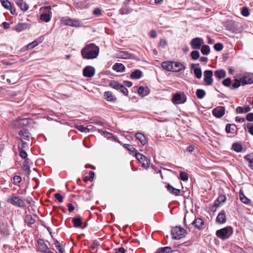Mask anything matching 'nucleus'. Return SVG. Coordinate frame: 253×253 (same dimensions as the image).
Listing matches in <instances>:
<instances>
[{
	"mask_svg": "<svg viewBox=\"0 0 253 253\" xmlns=\"http://www.w3.org/2000/svg\"><path fill=\"white\" fill-rule=\"evenodd\" d=\"M132 54L126 51H119L116 54V57L119 58L127 59L131 58Z\"/></svg>",
	"mask_w": 253,
	"mask_h": 253,
	"instance_id": "dca6fc26",
	"label": "nucleus"
},
{
	"mask_svg": "<svg viewBox=\"0 0 253 253\" xmlns=\"http://www.w3.org/2000/svg\"><path fill=\"white\" fill-rule=\"evenodd\" d=\"M213 47H214V49L216 51H221L223 49V45L222 43L218 42V43H215Z\"/></svg>",
	"mask_w": 253,
	"mask_h": 253,
	"instance_id": "864d4df0",
	"label": "nucleus"
},
{
	"mask_svg": "<svg viewBox=\"0 0 253 253\" xmlns=\"http://www.w3.org/2000/svg\"><path fill=\"white\" fill-rule=\"evenodd\" d=\"M22 169H23V171L25 173V175L29 176V175H30V172H31V170H30L29 166L27 165H23Z\"/></svg>",
	"mask_w": 253,
	"mask_h": 253,
	"instance_id": "8fccbe9b",
	"label": "nucleus"
},
{
	"mask_svg": "<svg viewBox=\"0 0 253 253\" xmlns=\"http://www.w3.org/2000/svg\"><path fill=\"white\" fill-rule=\"evenodd\" d=\"M25 222L29 225L33 224L35 222V219L33 217L32 215L30 214H27L25 216Z\"/></svg>",
	"mask_w": 253,
	"mask_h": 253,
	"instance_id": "f704fd0d",
	"label": "nucleus"
},
{
	"mask_svg": "<svg viewBox=\"0 0 253 253\" xmlns=\"http://www.w3.org/2000/svg\"><path fill=\"white\" fill-rule=\"evenodd\" d=\"M138 93L142 96H146L149 93V90L148 87L144 88L142 86L139 87L138 89Z\"/></svg>",
	"mask_w": 253,
	"mask_h": 253,
	"instance_id": "cd10ccee",
	"label": "nucleus"
},
{
	"mask_svg": "<svg viewBox=\"0 0 253 253\" xmlns=\"http://www.w3.org/2000/svg\"><path fill=\"white\" fill-rule=\"evenodd\" d=\"M232 234V229L230 226H227L216 232V235L219 238L225 240L228 239Z\"/></svg>",
	"mask_w": 253,
	"mask_h": 253,
	"instance_id": "7ed1b4c3",
	"label": "nucleus"
},
{
	"mask_svg": "<svg viewBox=\"0 0 253 253\" xmlns=\"http://www.w3.org/2000/svg\"><path fill=\"white\" fill-rule=\"evenodd\" d=\"M142 75V72L141 70L137 69L131 73L130 78L132 79H139Z\"/></svg>",
	"mask_w": 253,
	"mask_h": 253,
	"instance_id": "bb28decb",
	"label": "nucleus"
},
{
	"mask_svg": "<svg viewBox=\"0 0 253 253\" xmlns=\"http://www.w3.org/2000/svg\"><path fill=\"white\" fill-rule=\"evenodd\" d=\"M62 22L67 26L80 27L82 26L81 21L78 19H73L69 18H62Z\"/></svg>",
	"mask_w": 253,
	"mask_h": 253,
	"instance_id": "39448f33",
	"label": "nucleus"
},
{
	"mask_svg": "<svg viewBox=\"0 0 253 253\" xmlns=\"http://www.w3.org/2000/svg\"><path fill=\"white\" fill-rule=\"evenodd\" d=\"M226 198L224 195L220 196L214 203V206L217 207L220 206L221 204L225 202Z\"/></svg>",
	"mask_w": 253,
	"mask_h": 253,
	"instance_id": "c85d7f7f",
	"label": "nucleus"
},
{
	"mask_svg": "<svg viewBox=\"0 0 253 253\" xmlns=\"http://www.w3.org/2000/svg\"><path fill=\"white\" fill-rule=\"evenodd\" d=\"M192 224L194 225L195 228L201 230L203 228V226L204 225V221L202 218H197L192 222Z\"/></svg>",
	"mask_w": 253,
	"mask_h": 253,
	"instance_id": "aec40b11",
	"label": "nucleus"
},
{
	"mask_svg": "<svg viewBox=\"0 0 253 253\" xmlns=\"http://www.w3.org/2000/svg\"><path fill=\"white\" fill-rule=\"evenodd\" d=\"M109 85L113 88L120 91L125 96H127L128 94L127 89L118 82L112 81L110 82Z\"/></svg>",
	"mask_w": 253,
	"mask_h": 253,
	"instance_id": "20e7f679",
	"label": "nucleus"
},
{
	"mask_svg": "<svg viewBox=\"0 0 253 253\" xmlns=\"http://www.w3.org/2000/svg\"><path fill=\"white\" fill-rule=\"evenodd\" d=\"M22 181V178L19 175H15L13 177V183L17 185L20 183Z\"/></svg>",
	"mask_w": 253,
	"mask_h": 253,
	"instance_id": "6e6d98bb",
	"label": "nucleus"
},
{
	"mask_svg": "<svg viewBox=\"0 0 253 253\" xmlns=\"http://www.w3.org/2000/svg\"><path fill=\"white\" fill-rule=\"evenodd\" d=\"M246 119L249 122H253V113H250L246 116Z\"/></svg>",
	"mask_w": 253,
	"mask_h": 253,
	"instance_id": "e2e57ef3",
	"label": "nucleus"
},
{
	"mask_svg": "<svg viewBox=\"0 0 253 253\" xmlns=\"http://www.w3.org/2000/svg\"><path fill=\"white\" fill-rule=\"evenodd\" d=\"M99 48L94 43L86 45L81 50V54L84 59H93L97 58Z\"/></svg>",
	"mask_w": 253,
	"mask_h": 253,
	"instance_id": "f257e3e1",
	"label": "nucleus"
},
{
	"mask_svg": "<svg viewBox=\"0 0 253 253\" xmlns=\"http://www.w3.org/2000/svg\"><path fill=\"white\" fill-rule=\"evenodd\" d=\"M171 234L173 239L179 240L185 236L186 231L181 227L176 226L171 229Z\"/></svg>",
	"mask_w": 253,
	"mask_h": 253,
	"instance_id": "f03ea898",
	"label": "nucleus"
},
{
	"mask_svg": "<svg viewBox=\"0 0 253 253\" xmlns=\"http://www.w3.org/2000/svg\"><path fill=\"white\" fill-rule=\"evenodd\" d=\"M216 221L219 224H223L226 222V215L224 211H221L217 215Z\"/></svg>",
	"mask_w": 253,
	"mask_h": 253,
	"instance_id": "6ab92c4d",
	"label": "nucleus"
},
{
	"mask_svg": "<svg viewBox=\"0 0 253 253\" xmlns=\"http://www.w3.org/2000/svg\"><path fill=\"white\" fill-rule=\"evenodd\" d=\"M179 176H180V178L182 181H187L188 179V174H187V173H186L185 172H184V171L180 172Z\"/></svg>",
	"mask_w": 253,
	"mask_h": 253,
	"instance_id": "3c124183",
	"label": "nucleus"
},
{
	"mask_svg": "<svg viewBox=\"0 0 253 253\" xmlns=\"http://www.w3.org/2000/svg\"><path fill=\"white\" fill-rule=\"evenodd\" d=\"M231 80L230 78H226L222 82V84L226 87H230L231 86Z\"/></svg>",
	"mask_w": 253,
	"mask_h": 253,
	"instance_id": "5fc2aeb1",
	"label": "nucleus"
},
{
	"mask_svg": "<svg viewBox=\"0 0 253 253\" xmlns=\"http://www.w3.org/2000/svg\"><path fill=\"white\" fill-rule=\"evenodd\" d=\"M204 81L207 85H211L213 83V73L211 70H206L204 72Z\"/></svg>",
	"mask_w": 253,
	"mask_h": 253,
	"instance_id": "9b49d317",
	"label": "nucleus"
},
{
	"mask_svg": "<svg viewBox=\"0 0 253 253\" xmlns=\"http://www.w3.org/2000/svg\"><path fill=\"white\" fill-rule=\"evenodd\" d=\"M15 2L22 11H26L28 9V5L23 0H15Z\"/></svg>",
	"mask_w": 253,
	"mask_h": 253,
	"instance_id": "4be33fe9",
	"label": "nucleus"
},
{
	"mask_svg": "<svg viewBox=\"0 0 253 253\" xmlns=\"http://www.w3.org/2000/svg\"><path fill=\"white\" fill-rule=\"evenodd\" d=\"M40 19L42 21L48 22L51 19V16L49 13L43 12L40 15Z\"/></svg>",
	"mask_w": 253,
	"mask_h": 253,
	"instance_id": "473e14b6",
	"label": "nucleus"
},
{
	"mask_svg": "<svg viewBox=\"0 0 253 253\" xmlns=\"http://www.w3.org/2000/svg\"><path fill=\"white\" fill-rule=\"evenodd\" d=\"M244 159L249 162V167L253 169V158H251V155H246L244 156Z\"/></svg>",
	"mask_w": 253,
	"mask_h": 253,
	"instance_id": "79ce46f5",
	"label": "nucleus"
},
{
	"mask_svg": "<svg viewBox=\"0 0 253 253\" xmlns=\"http://www.w3.org/2000/svg\"><path fill=\"white\" fill-rule=\"evenodd\" d=\"M135 136L137 139H138L142 145H145L147 140L145 136L141 132H136L135 134Z\"/></svg>",
	"mask_w": 253,
	"mask_h": 253,
	"instance_id": "412c9836",
	"label": "nucleus"
},
{
	"mask_svg": "<svg viewBox=\"0 0 253 253\" xmlns=\"http://www.w3.org/2000/svg\"><path fill=\"white\" fill-rule=\"evenodd\" d=\"M115 251V253H125L126 250L123 247H121L119 249H116Z\"/></svg>",
	"mask_w": 253,
	"mask_h": 253,
	"instance_id": "338daca9",
	"label": "nucleus"
},
{
	"mask_svg": "<svg viewBox=\"0 0 253 253\" xmlns=\"http://www.w3.org/2000/svg\"><path fill=\"white\" fill-rule=\"evenodd\" d=\"M32 120L28 118H18L14 122V126L18 127L25 126L30 124Z\"/></svg>",
	"mask_w": 253,
	"mask_h": 253,
	"instance_id": "9d476101",
	"label": "nucleus"
},
{
	"mask_svg": "<svg viewBox=\"0 0 253 253\" xmlns=\"http://www.w3.org/2000/svg\"><path fill=\"white\" fill-rule=\"evenodd\" d=\"M190 55L193 60H197L200 57L199 52L195 49L191 52Z\"/></svg>",
	"mask_w": 253,
	"mask_h": 253,
	"instance_id": "c03bdc74",
	"label": "nucleus"
},
{
	"mask_svg": "<svg viewBox=\"0 0 253 253\" xmlns=\"http://www.w3.org/2000/svg\"><path fill=\"white\" fill-rule=\"evenodd\" d=\"M242 85L253 84V74H247L240 78Z\"/></svg>",
	"mask_w": 253,
	"mask_h": 253,
	"instance_id": "f8f14e48",
	"label": "nucleus"
},
{
	"mask_svg": "<svg viewBox=\"0 0 253 253\" xmlns=\"http://www.w3.org/2000/svg\"><path fill=\"white\" fill-rule=\"evenodd\" d=\"M172 61H164L162 63V67L168 71L173 72Z\"/></svg>",
	"mask_w": 253,
	"mask_h": 253,
	"instance_id": "5701e85b",
	"label": "nucleus"
},
{
	"mask_svg": "<svg viewBox=\"0 0 253 253\" xmlns=\"http://www.w3.org/2000/svg\"><path fill=\"white\" fill-rule=\"evenodd\" d=\"M1 5L6 9H9L11 4L8 0H0Z\"/></svg>",
	"mask_w": 253,
	"mask_h": 253,
	"instance_id": "de8ad7c7",
	"label": "nucleus"
},
{
	"mask_svg": "<svg viewBox=\"0 0 253 253\" xmlns=\"http://www.w3.org/2000/svg\"><path fill=\"white\" fill-rule=\"evenodd\" d=\"M19 149L20 157L23 159H26L27 157V154L26 152L23 150L22 148H19Z\"/></svg>",
	"mask_w": 253,
	"mask_h": 253,
	"instance_id": "13d9d810",
	"label": "nucleus"
},
{
	"mask_svg": "<svg viewBox=\"0 0 253 253\" xmlns=\"http://www.w3.org/2000/svg\"><path fill=\"white\" fill-rule=\"evenodd\" d=\"M0 232L1 235L4 236H7L9 235V231L7 226L3 225L0 228Z\"/></svg>",
	"mask_w": 253,
	"mask_h": 253,
	"instance_id": "58836bf2",
	"label": "nucleus"
},
{
	"mask_svg": "<svg viewBox=\"0 0 253 253\" xmlns=\"http://www.w3.org/2000/svg\"><path fill=\"white\" fill-rule=\"evenodd\" d=\"M232 148L237 152H240L243 149L242 145L239 143H234L232 145Z\"/></svg>",
	"mask_w": 253,
	"mask_h": 253,
	"instance_id": "4c0bfd02",
	"label": "nucleus"
},
{
	"mask_svg": "<svg viewBox=\"0 0 253 253\" xmlns=\"http://www.w3.org/2000/svg\"><path fill=\"white\" fill-rule=\"evenodd\" d=\"M225 108L223 106H218L212 111L213 115L217 118H220L225 114Z\"/></svg>",
	"mask_w": 253,
	"mask_h": 253,
	"instance_id": "ddd939ff",
	"label": "nucleus"
},
{
	"mask_svg": "<svg viewBox=\"0 0 253 253\" xmlns=\"http://www.w3.org/2000/svg\"><path fill=\"white\" fill-rule=\"evenodd\" d=\"M182 98V96L179 93H177L173 95L172 99V102L175 103H178L181 101Z\"/></svg>",
	"mask_w": 253,
	"mask_h": 253,
	"instance_id": "a18cd8bd",
	"label": "nucleus"
},
{
	"mask_svg": "<svg viewBox=\"0 0 253 253\" xmlns=\"http://www.w3.org/2000/svg\"><path fill=\"white\" fill-rule=\"evenodd\" d=\"M98 131H100L101 133L103 134L104 136L108 138H111L113 136V134L110 132L104 131H100V130H98Z\"/></svg>",
	"mask_w": 253,
	"mask_h": 253,
	"instance_id": "052dcab7",
	"label": "nucleus"
},
{
	"mask_svg": "<svg viewBox=\"0 0 253 253\" xmlns=\"http://www.w3.org/2000/svg\"><path fill=\"white\" fill-rule=\"evenodd\" d=\"M39 44L38 42L37 41H34L31 43H30L27 45V49H32L37 45H38Z\"/></svg>",
	"mask_w": 253,
	"mask_h": 253,
	"instance_id": "4d7b16f0",
	"label": "nucleus"
},
{
	"mask_svg": "<svg viewBox=\"0 0 253 253\" xmlns=\"http://www.w3.org/2000/svg\"><path fill=\"white\" fill-rule=\"evenodd\" d=\"M167 44V41L166 39H162L160 40L159 42V46H161L162 48H165Z\"/></svg>",
	"mask_w": 253,
	"mask_h": 253,
	"instance_id": "bf43d9fd",
	"label": "nucleus"
},
{
	"mask_svg": "<svg viewBox=\"0 0 253 253\" xmlns=\"http://www.w3.org/2000/svg\"><path fill=\"white\" fill-rule=\"evenodd\" d=\"M38 244L39 247L40 251L43 253H45L49 250L47 245L44 243L43 239H39L38 240Z\"/></svg>",
	"mask_w": 253,
	"mask_h": 253,
	"instance_id": "2eb2a0df",
	"label": "nucleus"
},
{
	"mask_svg": "<svg viewBox=\"0 0 253 253\" xmlns=\"http://www.w3.org/2000/svg\"><path fill=\"white\" fill-rule=\"evenodd\" d=\"M199 64H194L192 63L191 64L190 68L191 71H193L194 74V75L196 78L198 79L201 78L202 76V70L200 68H196V66H199Z\"/></svg>",
	"mask_w": 253,
	"mask_h": 253,
	"instance_id": "4468645a",
	"label": "nucleus"
},
{
	"mask_svg": "<svg viewBox=\"0 0 253 253\" xmlns=\"http://www.w3.org/2000/svg\"><path fill=\"white\" fill-rule=\"evenodd\" d=\"M29 132L28 130L24 129L20 130L19 132V135L22 136L24 139L28 140L29 138Z\"/></svg>",
	"mask_w": 253,
	"mask_h": 253,
	"instance_id": "ea45409f",
	"label": "nucleus"
},
{
	"mask_svg": "<svg viewBox=\"0 0 253 253\" xmlns=\"http://www.w3.org/2000/svg\"><path fill=\"white\" fill-rule=\"evenodd\" d=\"M101 10L99 9V8H96L93 10V13L95 15L99 16L101 14Z\"/></svg>",
	"mask_w": 253,
	"mask_h": 253,
	"instance_id": "774afa93",
	"label": "nucleus"
},
{
	"mask_svg": "<svg viewBox=\"0 0 253 253\" xmlns=\"http://www.w3.org/2000/svg\"><path fill=\"white\" fill-rule=\"evenodd\" d=\"M99 245V243L96 240H94L93 242V245L90 247L91 251H94L96 247Z\"/></svg>",
	"mask_w": 253,
	"mask_h": 253,
	"instance_id": "69168bd1",
	"label": "nucleus"
},
{
	"mask_svg": "<svg viewBox=\"0 0 253 253\" xmlns=\"http://www.w3.org/2000/svg\"><path fill=\"white\" fill-rule=\"evenodd\" d=\"M173 64V72H178L182 70H184L185 68L183 64L179 62L172 61Z\"/></svg>",
	"mask_w": 253,
	"mask_h": 253,
	"instance_id": "f3484780",
	"label": "nucleus"
},
{
	"mask_svg": "<svg viewBox=\"0 0 253 253\" xmlns=\"http://www.w3.org/2000/svg\"><path fill=\"white\" fill-rule=\"evenodd\" d=\"M197 97L199 99H202L206 95V92L202 89H198L196 91Z\"/></svg>",
	"mask_w": 253,
	"mask_h": 253,
	"instance_id": "a19ab883",
	"label": "nucleus"
},
{
	"mask_svg": "<svg viewBox=\"0 0 253 253\" xmlns=\"http://www.w3.org/2000/svg\"><path fill=\"white\" fill-rule=\"evenodd\" d=\"M241 14L245 17H247L250 15L249 10L247 7H243L242 8Z\"/></svg>",
	"mask_w": 253,
	"mask_h": 253,
	"instance_id": "603ef678",
	"label": "nucleus"
},
{
	"mask_svg": "<svg viewBox=\"0 0 253 253\" xmlns=\"http://www.w3.org/2000/svg\"><path fill=\"white\" fill-rule=\"evenodd\" d=\"M172 251V249L169 247H165L159 248L155 253H169Z\"/></svg>",
	"mask_w": 253,
	"mask_h": 253,
	"instance_id": "c9c22d12",
	"label": "nucleus"
},
{
	"mask_svg": "<svg viewBox=\"0 0 253 253\" xmlns=\"http://www.w3.org/2000/svg\"><path fill=\"white\" fill-rule=\"evenodd\" d=\"M202 53L204 55H207L210 53V47L208 45H204L201 47Z\"/></svg>",
	"mask_w": 253,
	"mask_h": 253,
	"instance_id": "e433bc0d",
	"label": "nucleus"
},
{
	"mask_svg": "<svg viewBox=\"0 0 253 253\" xmlns=\"http://www.w3.org/2000/svg\"><path fill=\"white\" fill-rule=\"evenodd\" d=\"M214 76L217 78L220 79L226 76V72L223 70H216L214 72Z\"/></svg>",
	"mask_w": 253,
	"mask_h": 253,
	"instance_id": "c756f323",
	"label": "nucleus"
},
{
	"mask_svg": "<svg viewBox=\"0 0 253 253\" xmlns=\"http://www.w3.org/2000/svg\"><path fill=\"white\" fill-rule=\"evenodd\" d=\"M72 222L75 227H80L82 225V218L80 215H78L72 219Z\"/></svg>",
	"mask_w": 253,
	"mask_h": 253,
	"instance_id": "393cba45",
	"label": "nucleus"
},
{
	"mask_svg": "<svg viewBox=\"0 0 253 253\" xmlns=\"http://www.w3.org/2000/svg\"><path fill=\"white\" fill-rule=\"evenodd\" d=\"M95 73V68L91 66H86L83 70V75L86 78H91L93 77Z\"/></svg>",
	"mask_w": 253,
	"mask_h": 253,
	"instance_id": "1a4fd4ad",
	"label": "nucleus"
},
{
	"mask_svg": "<svg viewBox=\"0 0 253 253\" xmlns=\"http://www.w3.org/2000/svg\"><path fill=\"white\" fill-rule=\"evenodd\" d=\"M7 202L14 206L20 208H23L25 206L24 202L19 197H13L9 199Z\"/></svg>",
	"mask_w": 253,
	"mask_h": 253,
	"instance_id": "6e6552de",
	"label": "nucleus"
},
{
	"mask_svg": "<svg viewBox=\"0 0 253 253\" xmlns=\"http://www.w3.org/2000/svg\"><path fill=\"white\" fill-rule=\"evenodd\" d=\"M239 197L241 201L245 204H249L251 202L249 199L245 196L243 192L240 191Z\"/></svg>",
	"mask_w": 253,
	"mask_h": 253,
	"instance_id": "72a5a7b5",
	"label": "nucleus"
},
{
	"mask_svg": "<svg viewBox=\"0 0 253 253\" xmlns=\"http://www.w3.org/2000/svg\"><path fill=\"white\" fill-rule=\"evenodd\" d=\"M75 127L81 132H88V128L86 126H84L82 125H77L75 126Z\"/></svg>",
	"mask_w": 253,
	"mask_h": 253,
	"instance_id": "09e8293b",
	"label": "nucleus"
},
{
	"mask_svg": "<svg viewBox=\"0 0 253 253\" xmlns=\"http://www.w3.org/2000/svg\"><path fill=\"white\" fill-rule=\"evenodd\" d=\"M124 147L126 148L129 151L132 152V153H135V154L137 152V150L135 149V148L131 145L128 144H125L124 145Z\"/></svg>",
	"mask_w": 253,
	"mask_h": 253,
	"instance_id": "49530a36",
	"label": "nucleus"
},
{
	"mask_svg": "<svg viewBox=\"0 0 253 253\" xmlns=\"http://www.w3.org/2000/svg\"><path fill=\"white\" fill-rule=\"evenodd\" d=\"M241 85H242L241 79H235L234 83L232 84L230 88L231 89H235L238 88Z\"/></svg>",
	"mask_w": 253,
	"mask_h": 253,
	"instance_id": "37998d69",
	"label": "nucleus"
},
{
	"mask_svg": "<svg viewBox=\"0 0 253 253\" xmlns=\"http://www.w3.org/2000/svg\"><path fill=\"white\" fill-rule=\"evenodd\" d=\"M133 9L127 6H124L119 10V13L121 15L127 14L131 13Z\"/></svg>",
	"mask_w": 253,
	"mask_h": 253,
	"instance_id": "2f4dec72",
	"label": "nucleus"
},
{
	"mask_svg": "<svg viewBox=\"0 0 253 253\" xmlns=\"http://www.w3.org/2000/svg\"><path fill=\"white\" fill-rule=\"evenodd\" d=\"M28 25L25 23H18L14 28V30L18 32H20L27 29Z\"/></svg>",
	"mask_w": 253,
	"mask_h": 253,
	"instance_id": "7c9ffc66",
	"label": "nucleus"
},
{
	"mask_svg": "<svg viewBox=\"0 0 253 253\" xmlns=\"http://www.w3.org/2000/svg\"><path fill=\"white\" fill-rule=\"evenodd\" d=\"M249 132L252 135H253V124L252 125L248 124L247 125Z\"/></svg>",
	"mask_w": 253,
	"mask_h": 253,
	"instance_id": "0e129e2a",
	"label": "nucleus"
},
{
	"mask_svg": "<svg viewBox=\"0 0 253 253\" xmlns=\"http://www.w3.org/2000/svg\"><path fill=\"white\" fill-rule=\"evenodd\" d=\"M54 197L58 201L59 203L63 202V198L60 194L56 193L54 195Z\"/></svg>",
	"mask_w": 253,
	"mask_h": 253,
	"instance_id": "680f3d73",
	"label": "nucleus"
},
{
	"mask_svg": "<svg viewBox=\"0 0 253 253\" xmlns=\"http://www.w3.org/2000/svg\"><path fill=\"white\" fill-rule=\"evenodd\" d=\"M113 69L118 72H121L125 71V67L122 63H116L113 65Z\"/></svg>",
	"mask_w": 253,
	"mask_h": 253,
	"instance_id": "a878e982",
	"label": "nucleus"
},
{
	"mask_svg": "<svg viewBox=\"0 0 253 253\" xmlns=\"http://www.w3.org/2000/svg\"><path fill=\"white\" fill-rule=\"evenodd\" d=\"M104 98L108 101L114 102L117 100L116 97L111 91H107L104 92Z\"/></svg>",
	"mask_w": 253,
	"mask_h": 253,
	"instance_id": "a211bd4d",
	"label": "nucleus"
},
{
	"mask_svg": "<svg viewBox=\"0 0 253 253\" xmlns=\"http://www.w3.org/2000/svg\"><path fill=\"white\" fill-rule=\"evenodd\" d=\"M166 187L170 193L175 196H178L180 193L179 189L174 188L170 184H168Z\"/></svg>",
	"mask_w": 253,
	"mask_h": 253,
	"instance_id": "b1692460",
	"label": "nucleus"
},
{
	"mask_svg": "<svg viewBox=\"0 0 253 253\" xmlns=\"http://www.w3.org/2000/svg\"><path fill=\"white\" fill-rule=\"evenodd\" d=\"M204 43V40L201 38H195L190 42V45L193 49H199Z\"/></svg>",
	"mask_w": 253,
	"mask_h": 253,
	"instance_id": "0eeeda50",
	"label": "nucleus"
},
{
	"mask_svg": "<svg viewBox=\"0 0 253 253\" xmlns=\"http://www.w3.org/2000/svg\"><path fill=\"white\" fill-rule=\"evenodd\" d=\"M135 155L136 159L141 163V166L143 168L145 169L149 168L150 161L145 156L138 152L136 153Z\"/></svg>",
	"mask_w": 253,
	"mask_h": 253,
	"instance_id": "423d86ee",
	"label": "nucleus"
}]
</instances>
